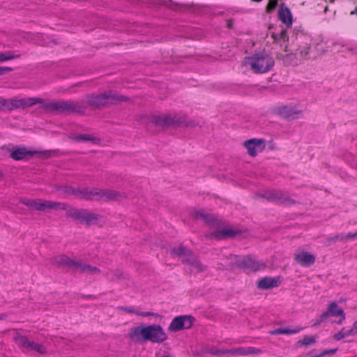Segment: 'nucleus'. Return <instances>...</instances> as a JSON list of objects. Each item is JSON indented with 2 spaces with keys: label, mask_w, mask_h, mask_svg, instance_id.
<instances>
[{
  "label": "nucleus",
  "mask_w": 357,
  "mask_h": 357,
  "mask_svg": "<svg viewBox=\"0 0 357 357\" xmlns=\"http://www.w3.org/2000/svg\"><path fill=\"white\" fill-rule=\"evenodd\" d=\"M328 10V6H326L324 8V12L326 13Z\"/></svg>",
  "instance_id": "58"
},
{
  "label": "nucleus",
  "mask_w": 357,
  "mask_h": 357,
  "mask_svg": "<svg viewBox=\"0 0 357 357\" xmlns=\"http://www.w3.org/2000/svg\"><path fill=\"white\" fill-rule=\"evenodd\" d=\"M162 357H169V356H162Z\"/></svg>",
  "instance_id": "61"
},
{
  "label": "nucleus",
  "mask_w": 357,
  "mask_h": 357,
  "mask_svg": "<svg viewBox=\"0 0 357 357\" xmlns=\"http://www.w3.org/2000/svg\"><path fill=\"white\" fill-rule=\"evenodd\" d=\"M20 202L31 209L40 211L42 199H23Z\"/></svg>",
  "instance_id": "32"
},
{
  "label": "nucleus",
  "mask_w": 357,
  "mask_h": 357,
  "mask_svg": "<svg viewBox=\"0 0 357 357\" xmlns=\"http://www.w3.org/2000/svg\"><path fill=\"white\" fill-rule=\"evenodd\" d=\"M43 154L47 157H49L50 155V153L49 151L44 152Z\"/></svg>",
  "instance_id": "55"
},
{
  "label": "nucleus",
  "mask_w": 357,
  "mask_h": 357,
  "mask_svg": "<svg viewBox=\"0 0 357 357\" xmlns=\"http://www.w3.org/2000/svg\"><path fill=\"white\" fill-rule=\"evenodd\" d=\"M135 314L142 316V317H150V316L155 317H159V314H158L156 313L150 312H139L137 310H136Z\"/></svg>",
  "instance_id": "44"
},
{
  "label": "nucleus",
  "mask_w": 357,
  "mask_h": 357,
  "mask_svg": "<svg viewBox=\"0 0 357 357\" xmlns=\"http://www.w3.org/2000/svg\"><path fill=\"white\" fill-rule=\"evenodd\" d=\"M326 314V317H329L330 316L335 317H342V319H345V314L342 309L338 307V305L336 302H332L329 304L328 310L324 312Z\"/></svg>",
  "instance_id": "24"
},
{
  "label": "nucleus",
  "mask_w": 357,
  "mask_h": 357,
  "mask_svg": "<svg viewBox=\"0 0 357 357\" xmlns=\"http://www.w3.org/2000/svg\"><path fill=\"white\" fill-rule=\"evenodd\" d=\"M266 264L257 259V258L246 256L243 258V268L250 271H257L259 270L264 269Z\"/></svg>",
  "instance_id": "12"
},
{
  "label": "nucleus",
  "mask_w": 357,
  "mask_h": 357,
  "mask_svg": "<svg viewBox=\"0 0 357 357\" xmlns=\"http://www.w3.org/2000/svg\"><path fill=\"white\" fill-rule=\"evenodd\" d=\"M36 153H38L37 151H32L31 150H28L25 147H20L14 150L11 153L10 157L15 160H20L29 159Z\"/></svg>",
  "instance_id": "18"
},
{
  "label": "nucleus",
  "mask_w": 357,
  "mask_h": 357,
  "mask_svg": "<svg viewBox=\"0 0 357 357\" xmlns=\"http://www.w3.org/2000/svg\"><path fill=\"white\" fill-rule=\"evenodd\" d=\"M262 353V350L256 347H237L231 349L215 350L211 354L215 356L230 354L233 356H248V355H257Z\"/></svg>",
  "instance_id": "8"
},
{
  "label": "nucleus",
  "mask_w": 357,
  "mask_h": 357,
  "mask_svg": "<svg viewBox=\"0 0 357 357\" xmlns=\"http://www.w3.org/2000/svg\"><path fill=\"white\" fill-rule=\"evenodd\" d=\"M12 68L10 67H3V66H1L0 67V75H2L8 72H10L12 71Z\"/></svg>",
  "instance_id": "49"
},
{
  "label": "nucleus",
  "mask_w": 357,
  "mask_h": 357,
  "mask_svg": "<svg viewBox=\"0 0 357 357\" xmlns=\"http://www.w3.org/2000/svg\"><path fill=\"white\" fill-rule=\"evenodd\" d=\"M223 266L226 268H242L243 267V258L234 255H230L225 259Z\"/></svg>",
  "instance_id": "20"
},
{
  "label": "nucleus",
  "mask_w": 357,
  "mask_h": 357,
  "mask_svg": "<svg viewBox=\"0 0 357 357\" xmlns=\"http://www.w3.org/2000/svg\"><path fill=\"white\" fill-rule=\"evenodd\" d=\"M316 342L314 336H305L303 339L299 340L297 342L298 347H308Z\"/></svg>",
  "instance_id": "38"
},
{
  "label": "nucleus",
  "mask_w": 357,
  "mask_h": 357,
  "mask_svg": "<svg viewBox=\"0 0 357 357\" xmlns=\"http://www.w3.org/2000/svg\"><path fill=\"white\" fill-rule=\"evenodd\" d=\"M67 208L68 205L65 203L42 199L40 211L49 212L51 210H66Z\"/></svg>",
  "instance_id": "16"
},
{
  "label": "nucleus",
  "mask_w": 357,
  "mask_h": 357,
  "mask_svg": "<svg viewBox=\"0 0 357 357\" xmlns=\"http://www.w3.org/2000/svg\"><path fill=\"white\" fill-rule=\"evenodd\" d=\"M278 114L283 118L287 119H294L302 115V111L296 109L291 106H281L278 109Z\"/></svg>",
  "instance_id": "14"
},
{
  "label": "nucleus",
  "mask_w": 357,
  "mask_h": 357,
  "mask_svg": "<svg viewBox=\"0 0 357 357\" xmlns=\"http://www.w3.org/2000/svg\"><path fill=\"white\" fill-rule=\"evenodd\" d=\"M79 273L90 274V275H96L100 273V271L98 268L87 264L83 262V264L81 267Z\"/></svg>",
  "instance_id": "34"
},
{
  "label": "nucleus",
  "mask_w": 357,
  "mask_h": 357,
  "mask_svg": "<svg viewBox=\"0 0 357 357\" xmlns=\"http://www.w3.org/2000/svg\"><path fill=\"white\" fill-rule=\"evenodd\" d=\"M238 231L233 229H224L211 234V237L215 239H223L227 237L235 236Z\"/></svg>",
  "instance_id": "25"
},
{
  "label": "nucleus",
  "mask_w": 357,
  "mask_h": 357,
  "mask_svg": "<svg viewBox=\"0 0 357 357\" xmlns=\"http://www.w3.org/2000/svg\"><path fill=\"white\" fill-rule=\"evenodd\" d=\"M70 139L75 142H89L93 144L100 143V139L88 134L71 135Z\"/></svg>",
  "instance_id": "22"
},
{
  "label": "nucleus",
  "mask_w": 357,
  "mask_h": 357,
  "mask_svg": "<svg viewBox=\"0 0 357 357\" xmlns=\"http://www.w3.org/2000/svg\"><path fill=\"white\" fill-rule=\"evenodd\" d=\"M337 349H327V350L324 351L321 354L317 355L314 357H324V356H325L327 354L332 355V354H334L337 351Z\"/></svg>",
  "instance_id": "46"
},
{
  "label": "nucleus",
  "mask_w": 357,
  "mask_h": 357,
  "mask_svg": "<svg viewBox=\"0 0 357 357\" xmlns=\"http://www.w3.org/2000/svg\"><path fill=\"white\" fill-rule=\"evenodd\" d=\"M106 193H107V202L120 201V200H122L127 197V195L125 192L117 191V190L106 189Z\"/></svg>",
  "instance_id": "29"
},
{
  "label": "nucleus",
  "mask_w": 357,
  "mask_h": 357,
  "mask_svg": "<svg viewBox=\"0 0 357 357\" xmlns=\"http://www.w3.org/2000/svg\"><path fill=\"white\" fill-rule=\"evenodd\" d=\"M183 263L188 264L189 271L192 273L204 272L207 269V266L203 264L193 255H192L189 258H183Z\"/></svg>",
  "instance_id": "11"
},
{
  "label": "nucleus",
  "mask_w": 357,
  "mask_h": 357,
  "mask_svg": "<svg viewBox=\"0 0 357 357\" xmlns=\"http://www.w3.org/2000/svg\"><path fill=\"white\" fill-rule=\"evenodd\" d=\"M171 254L181 259L189 258L192 255V252L183 245H180L178 248H172L170 250Z\"/></svg>",
  "instance_id": "27"
},
{
  "label": "nucleus",
  "mask_w": 357,
  "mask_h": 357,
  "mask_svg": "<svg viewBox=\"0 0 357 357\" xmlns=\"http://www.w3.org/2000/svg\"><path fill=\"white\" fill-rule=\"evenodd\" d=\"M118 309L119 310H122L125 312L130 313V314H135V312H136V310L132 307L119 306V307H118Z\"/></svg>",
  "instance_id": "47"
},
{
  "label": "nucleus",
  "mask_w": 357,
  "mask_h": 357,
  "mask_svg": "<svg viewBox=\"0 0 357 357\" xmlns=\"http://www.w3.org/2000/svg\"><path fill=\"white\" fill-rule=\"evenodd\" d=\"M101 201L107 202L106 189H102Z\"/></svg>",
  "instance_id": "52"
},
{
  "label": "nucleus",
  "mask_w": 357,
  "mask_h": 357,
  "mask_svg": "<svg viewBox=\"0 0 357 357\" xmlns=\"http://www.w3.org/2000/svg\"><path fill=\"white\" fill-rule=\"evenodd\" d=\"M347 237V240L351 239V238H355L357 237V231L355 233H349L348 234L345 235Z\"/></svg>",
  "instance_id": "51"
},
{
  "label": "nucleus",
  "mask_w": 357,
  "mask_h": 357,
  "mask_svg": "<svg viewBox=\"0 0 357 357\" xmlns=\"http://www.w3.org/2000/svg\"><path fill=\"white\" fill-rule=\"evenodd\" d=\"M194 215L196 219H202L208 224H213L215 222L214 217L207 213L204 210H199L196 211Z\"/></svg>",
  "instance_id": "31"
},
{
  "label": "nucleus",
  "mask_w": 357,
  "mask_h": 357,
  "mask_svg": "<svg viewBox=\"0 0 357 357\" xmlns=\"http://www.w3.org/2000/svg\"><path fill=\"white\" fill-rule=\"evenodd\" d=\"M357 333V321L354 322L352 328L350 330H346L342 328L337 333L334 335V339L336 340H340L346 337L354 335Z\"/></svg>",
  "instance_id": "28"
},
{
  "label": "nucleus",
  "mask_w": 357,
  "mask_h": 357,
  "mask_svg": "<svg viewBox=\"0 0 357 357\" xmlns=\"http://www.w3.org/2000/svg\"><path fill=\"white\" fill-rule=\"evenodd\" d=\"M19 57V54H15L13 52L7 51L4 52H0V63L12 60Z\"/></svg>",
  "instance_id": "39"
},
{
  "label": "nucleus",
  "mask_w": 357,
  "mask_h": 357,
  "mask_svg": "<svg viewBox=\"0 0 357 357\" xmlns=\"http://www.w3.org/2000/svg\"><path fill=\"white\" fill-rule=\"evenodd\" d=\"M278 17L287 26H291L292 24L291 13L289 8L284 4L282 3L278 10Z\"/></svg>",
  "instance_id": "19"
},
{
  "label": "nucleus",
  "mask_w": 357,
  "mask_h": 357,
  "mask_svg": "<svg viewBox=\"0 0 357 357\" xmlns=\"http://www.w3.org/2000/svg\"><path fill=\"white\" fill-rule=\"evenodd\" d=\"M351 15H357V6L353 11H351Z\"/></svg>",
  "instance_id": "54"
},
{
  "label": "nucleus",
  "mask_w": 357,
  "mask_h": 357,
  "mask_svg": "<svg viewBox=\"0 0 357 357\" xmlns=\"http://www.w3.org/2000/svg\"><path fill=\"white\" fill-rule=\"evenodd\" d=\"M2 319V317H0V319Z\"/></svg>",
  "instance_id": "62"
},
{
  "label": "nucleus",
  "mask_w": 357,
  "mask_h": 357,
  "mask_svg": "<svg viewBox=\"0 0 357 357\" xmlns=\"http://www.w3.org/2000/svg\"><path fill=\"white\" fill-rule=\"evenodd\" d=\"M301 330V328L299 327H296L294 329L278 328L273 331H270L269 333L272 335H281V334L290 335V334L297 333L300 332Z\"/></svg>",
  "instance_id": "33"
},
{
  "label": "nucleus",
  "mask_w": 357,
  "mask_h": 357,
  "mask_svg": "<svg viewBox=\"0 0 357 357\" xmlns=\"http://www.w3.org/2000/svg\"><path fill=\"white\" fill-rule=\"evenodd\" d=\"M262 197L268 201L275 202L281 204L292 205L296 203V202L287 194L276 190H268L266 192Z\"/></svg>",
  "instance_id": "9"
},
{
  "label": "nucleus",
  "mask_w": 357,
  "mask_h": 357,
  "mask_svg": "<svg viewBox=\"0 0 357 357\" xmlns=\"http://www.w3.org/2000/svg\"><path fill=\"white\" fill-rule=\"evenodd\" d=\"M2 176V174L1 172H0V178Z\"/></svg>",
  "instance_id": "60"
},
{
  "label": "nucleus",
  "mask_w": 357,
  "mask_h": 357,
  "mask_svg": "<svg viewBox=\"0 0 357 357\" xmlns=\"http://www.w3.org/2000/svg\"><path fill=\"white\" fill-rule=\"evenodd\" d=\"M61 190L67 195H74L75 197L80 199H84L85 193V188H73L70 186H63L61 188Z\"/></svg>",
  "instance_id": "30"
},
{
  "label": "nucleus",
  "mask_w": 357,
  "mask_h": 357,
  "mask_svg": "<svg viewBox=\"0 0 357 357\" xmlns=\"http://www.w3.org/2000/svg\"><path fill=\"white\" fill-rule=\"evenodd\" d=\"M26 349L28 351H35L39 354H45L46 353V348L43 344H38L33 341H29Z\"/></svg>",
  "instance_id": "35"
},
{
  "label": "nucleus",
  "mask_w": 357,
  "mask_h": 357,
  "mask_svg": "<svg viewBox=\"0 0 357 357\" xmlns=\"http://www.w3.org/2000/svg\"><path fill=\"white\" fill-rule=\"evenodd\" d=\"M274 59L266 52H260L246 57L244 61L245 66H250L255 73H265L274 66Z\"/></svg>",
  "instance_id": "4"
},
{
  "label": "nucleus",
  "mask_w": 357,
  "mask_h": 357,
  "mask_svg": "<svg viewBox=\"0 0 357 357\" xmlns=\"http://www.w3.org/2000/svg\"><path fill=\"white\" fill-rule=\"evenodd\" d=\"M195 320V318L191 315L177 316L171 321L168 331L170 332H177L184 329H189L192 326Z\"/></svg>",
  "instance_id": "7"
},
{
  "label": "nucleus",
  "mask_w": 357,
  "mask_h": 357,
  "mask_svg": "<svg viewBox=\"0 0 357 357\" xmlns=\"http://www.w3.org/2000/svg\"><path fill=\"white\" fill-rule=\"evenodd\" d=\"M179 119L184 122L183 125H178L179 126H185L188 128H194L195 127L197 123L194 120H189L188 121L185 117H179Z\"/></svg>",
  "instance_id": "41"
},
{
  "label": "nucleus",
  "mask_w": 357,
  "mask_h": 357,
  "mask_svg": "<svg viewBox=\"0 0 357 357\" xmlns=\"http://www.w3.org/2000/svg\"><path fill=\"white\" fill-rule=\"evenodd\" d=\"M284 51H285V52H287V51H288V50H287V45L284 47Z\"/></svg>",
  "instance_id": "59"
},
{
  "label": "nucleus",
  "mask_w": 357,
  "mask_h": 357,
  "mask_svg": "<svg viewBox=\"0 0 357 357\" xmlns=\"http://www.w3.org/2000/svg\"><path fill=\"white\" fill-rule=\"evenodd\" d=\"M280 283L279 278L264 277L257 281V287L259 289H269L278 287Z\"/></svg>",
  "instance_id": "17"
},
{
  "label": "nucleus",
  "mask_w": 357,
  "mask_h": 357,
  "mask_svg": "<svg viewBox=\"0 0 357 357\" xmlns=\"http://www.w3.org/2000/svg\"><path fill=\"white\" fill-rule=\"evenodd\" d=\"M40 98H26L21 99H5L0 97V110L11 111L17 109H25L38 103H43Z\"/></svg>",
  "instance_id": "5"
},
{
  "label": "nucleus",
  "mask_w": 357,
  "mask_h": 357,
  "mask_svg": "<svg viewBox=\"0 0 357 357\" xmlns=\"http://www.w3.org/2000/svg\"><path fill=\"white\" fill-rule=\"evenodd\" d=\"M102 189L93 188L89 189L85 188V193L84 199L86 200H96L101 201Z\"/></svg>",
  "instance_id": "26"
},
{
  "label": "nucleus",
  "mask_w": 357,
  "mask_h": 357,
  "mask_svg": "<svg viewBox=\"0 0 357 357\" xmlns=\"http://www.w3.org/2000/svg\"><path fill=\"white\" fill-rule=\"evenodd\" d=\"M244 146L248 150V153L252 157L261 152L266 147V142L263 139L253 138L244 142Z\"/></svg>",
  "instance_id": "10"
},
{
  "label": "nucleus",
  "mask_w": 357,
  "mask_h": 357,
  "mask_svg": "<svg viewBox=\"0 0 357 357\" xmlns=\"http://www.w3.org/2000/svg\"><path fill=\"white\" fill-rule=\"evenodd\" d=\"M333 241H347V237L345 236L344 234H337L336 236H335L333 238H332Z\"/></svg>",
  "instance_id": "48"
},
{
  "label": "nucleus",
  "mask_w": 357,
  "mask_h": 357,
  "mask_svg": "<svg viewBox=\"0 0 357 357\" xmlns=\"http://www.w3.org/2000/svg\"><path fill=\"white\" fill-rule=\"evenodd\" d=\"M123 276V273L119 270L116 271L114 277L111 279L112 280H114L115 279H121Z\"/></svg>",
  "instance_id": "50"
},
{
  "label": "nucleus",
  "mask_w": 357,
  "mask_h": 357,
  "mask_svg": "<svg viewBox=\"0 0 357 357\" xmlns=\"http://www.w3.org/2000/svg\"><path fill=\"white\" fill-rule=\"evenodd\" d=\"M341 317V319L340 321H337V324H341L342 322L343 321L344 319H342V317Z\"/></svg>",
  "instance_id": "56"
},
{
  "label": "nucleus",
  "mask_w": 357,
  "mask_h": 357,
  "mask_svg": "<svg viewBox=\"0 0 357 357\" xmlns=\"http://www.w3.org/2000/svg\"><path fill=\"white\" fill-rule=\"evenodd\" d=\"M85 211L86 209L84 208H70L67 209L66 215L73 220L78 221L79 223L83 224Z\"/></svg>",
  "instance_id": "21"
},
{
  "label": "nucleus",
  "mask_w": 357,
  "mask_h": 357,
  "mask_svg": "<svg viewBox=\"0 0 357 357\" xmlns=\"http://www.w3.org/2000/svg\"><path fill=\"white\" fill-rule=\"evenodd\" d=\"M278 6V0H270L266 7V11L267 13H271Z\"/></svg>",
  "instance_id": "42"
},
{
  "label": "nucleus",
  "mask_w": 357,
  "mask_h": 357,
  "mask_svg": "<svg viewBox=\"0 0 357 357\" xmlns=\"http://www.w3.org/2000/svg\"><path fill=\"white\" fill-rule=\"evenodd\" d=\"M310 50V46L305 44L303 46H299V47L296 50L294 54H278V58L282 60L284 63L286 65H296L297 60L305 59L307 58Z\"/></svg>",
  "instance_id": "6"
},
{
  "label": "nucleus",
  "mask_w": 357,
  "mask_h": 357,
  "mask_svg": "<svg viewBox=\"0 0 357 357\" xmlns=\"http://www.w3.org/2000/svg\"><path fill=\"white\" fill-rule=\"evenodd\" d=\"M232 25H233V22L231 20H227V26L229 28V29H231L232 28Z\"/></svg>",
  "instance_id": "53"
},
{
  "label": "nucleus",
  "mask_w": 357,
  "mask_h": 357,
  "mask_svg": "<svg viewBox=\"0 0 357 357\" xmlns=\"http://www.w3.org/2000/svg\"><path fill=\"white\" fill-rule=\"evenodd\" d=\"M271 36V38L273 39V43H278L280 40L286 42L288 41L289 40L287 32L285 29H282L280 33H272Z\"/></svg>",
  "instance_id": "37"
},
{
  "label": "nucleus",
  "mask_w": 357,
  "mask_h": 357,
  "mask_svg": "<svg viewBox=\"0 0 357 357\" xmlns=\"http://www.w3.org/2000/svg\"><path fill=\"white\" fill-rule=\"evenodd\" d=\"M13 340L20 347L25 349H27L29 342L30 341L26 336L22 335L20 334H17L15 336H14Z\"/></svg>",
  "instance_id": "36"
},
{
  "label": "nucleus",
  "mask_w": 357,
  "mask_h": 357,
  "mask_svg": "<svg viewBox=\"0 0 357 357\" xmlns=\"http://www.w3.org/2000/svg\"><path fill=\"white\" fill-rule=\"evenodd\" d=\"M294 259L298 264L303 266H310L315 261V257L306 251L296 252Z\"/></svg>",
  "instance_id": "15"
},
{
  "label": "nucleus",
  "mask_w": 357,
  "mask_h": 357,
  "mask_svg": "<svg viewBox=\"0 0 357 357\" xmlns=\"http://www.w3.org/2000/svg\"><path fill=\"white\" fill-rule=\"evenodd\" d=\"M102 220V215L89 212V211L86 210L83 224H85L86 226H91L98 224Z\"/></svg>",
  "instance_id": "23"
},
{
  "label": "nucleus",
  "mask_w": 357,
  "mask_h": 357,
  "mask_svg": "<svg viewBox=\"0 0 357 357\" xmlns=\"http://www.w3.org/2000/svg\"><path fill=\"white\" fill-rule=\"evenodd\" d=\"M82 264H83V261H82L72 259L71 267H73L74 268V270L76 271L79 272Z\"/></svg>",
  "instance_id": "43"
},
{
  "label": "nucleus",
  "mask_w": 357,
  "mask_h": 357,
  "mask_svg": "<svg viewBox=\"0 0 357 357\" xmlns=\"http://www.w3.org/2000/svg\"><path fill=\"white\" fill-rule=\"evenodd\" d=\"M56 263L59 266L71 268L72 259L67 256H61L56 260Z\"/></svg>",
  "instance_id": "40"
},
{
  "label": "nucleus",
  "mask_w": 357,
  "mask_h": 357,
  "mask_svg": "<svg viewBox=\"0 0 357 357\" xmlns=\"http://www.w3.org/2000/svg\"><path fill=\"white\" fill-rule=\"evenodd\" d=\"M328 318L326 317V314H321L319 319H317L316 320V321L314 323V324L312 325V326L314 327H316L317 326H319V324H321V323L325 321Z\"/></svg>",
  "instance_id": "45"
},
{
  "label": "nucleus",
  "mask_w": 357,
  "mask_h": 357,
  "mask_svg": "<svg viewBox=\"0 0 357 357\" xmlns=\"http://www.w3.org/2000/svg\"><path fill=\"white\" fill-rule=\"evenodd\" d=\"M252 1H254V2H260V1H261L262 0H252Z\"/></svg>",
  "instance_id": "57"
},
{
  "label": "nucleus",
  "mask_w": 357,
  "mask_h": 357,
  "mask_svg": "<svg viewBox=\"0 0 357 357\" xmlns=\"http://www.w3.org/2000/svg\"><path fill=\"white\" fill-rule=\"evenodd\" d=\"M129 337L136 341H150L153 343H162L167 339L163 328L158 324L134 327L131 329Z\"/></svg>",
  "instance_id": "1"
},
{
  "label": "nucleus",
  "mask_w": 357,
  "mask_h": 357,
  "mask_svg": "<svg viewBox=\"0 0 357 357\" xmlns=\"http://www.w3.org/2000/svg\"><path fill=\"white\" fill-rule=\"evenodd\" d=\"M128 98L121 96L113 91H107L100 94H89L85 96L84 99L81 102L93 108H101L108 105L116 104L121 102H125Z\"/></svg>",
  "instance_id": "3"
},
{
  "label": "nucleus",
  "mask_w": 357,
  "mask_h": 357,
  "mask_svg": "<svg viewBox=\"0 0 357 357\" xmlns=\"http://www.w3.org/2000/svg\"><path fill=\"white\" fill-rule=\"evenodd\" d=\"M42 108L50 113L55 114H71L84 113L86 105L80 102L73 100H59L55 102H43Z\"/></svg>",
  "instance_id": "2"
},
{
  "label": "nucleus",
  "mask_w": 357,
  "mask_h": 357,
  "mask_svg": "<svg viewBox=\"0 0 357 357\" xmlns=\"http://www.w3.org/2000/svg\"><path fill=\"white\" fill-rule=\"evenodd\" d=\"M153 122L155 125L159 126H178L183 125L184 122L179 119L177 116H155L153 117Z\"/></svg>",
  "instance_id": "13"
}]
</instances>
